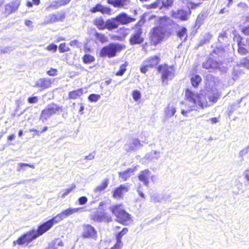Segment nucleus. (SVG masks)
Instances as JSON below:
<instances>
[{
	"instance_id": "1",
	"label": "nucleus",
	"mask_w": 249,
	"mask_h": 249,
	"mask_svg": "<svg viewBox=\"0 0 249 249\" xmlns=\"http://www.w3.org/2000/svg\"><path fill=\"white\" fill-rule=\"evenodd\" d=\"M184 93L185 100L191 103V105H186V108L181 110V113L184 116H187L188 113L193 111H197L198 109H203L211 106L204 94L195 92L188 88L185 89Z\"/></svg>"
},
{
	"instance_id": "2",
	"label": "nucleus",
	"mask_w": 249,
	"mask_h": 249,
	"mask_svg": "<svg viewBox=\"0 0 249 249\" xmlns=\"http://www.w3.org/2000/svg\"><path fill=\"white\" fill-rule=\"evenodd\" d=\"M122 206V204H115L110 207V210L115 216L118 222L123 225L127 226L132 222V217Z\"/></svg>"
},
{
	"instance_id": "3",
	"label": "nucleus",
	"mask_w": 249,
	"mask_h": 249,
	"mask_svg": "<svg viewBox=\"0 0 249 249\" xmlns=\"http://www.w3.org/2000/svg\"><path fill=\"white\" fill-rule=\"evenodd\" d=\"M156 70L160 74V80L163 85H167L169 81L172 80L175 77V68L174 65L163 63L158 65Z\"/></svg>"
},
{
	"instance_id": "4",
	"label": "nucleus",
	"mask_w": 249,
	"mask_h": 249,
	"mask_svg": "<svg viewBox=\"0 0 249 249\" xmlns=\"http://www.w3.org/2000/svg\"><path fill=\"white\" fill-rule=\"evenodd\" d=\"M165 38V31L160 26L154 27L149 33V43L145 45L156 46L160 43Z\"/></svg>"
},
{
	"instance_id": "5",
	"label": "nucleus",
	"mask_w": 249,
	"mask_h": 249,
	"mask_svg": "<svg viewBox=\"0 0 249 249\" xmlns=\"http://www.w3.org/2000/svg\"><path fill=\"white\" fill-rule=\"evenodd\" d=\"M63 111L62 106L55 103H52L41 111L39 119L44 122L48 120L52 115L58 114Z\"/></svg>"
},
{
	"instance_id": "6",
	"label": "nucleus",
	"mask_w": 249,
	"mask_h": 249,
	"mask_svg": "<svg viewBox=\"0 0 249 249\" xmlns=\"http://www.w3.org/2000/svg\"><path fill=\"white\" fill-rule=\"evenodd\" d=\"M124 48L122 45L118 43H110L101 48L100 51V55L103 57H113Z\"/></svg>"
},
{
	"instance_id": "7",
	"label": "nucleus",
	"mask_w": 249,
	"mask_h": 249,
	"mask_svg": "<svg viewBox=\"0 0 249 249\" xmlns=\"http://www.w3.org/2000/svg\"><path fill=\"white\" fill-rule=\"evenodd\" d=\"M233 40L237 44V51L240 55H246L249 53V38L245 39L239 34L235 33Z\"/></svg>"
},
{
	"instance_id": "8",
	"label": "nucleus",
	"mask_w": 249,
	"mask_h": 249,
	"mask_svg": "<svg viewBox=\"0 0 249 249\" xmlns=\"http://www.w3.org/2000/svg\"><path fill=\"white\" fill-rule=\"evenodd\" d=\"M112 30L118 28L120 25H126L132 22L135 19L129 16L124 12H122L116 17L110 18Z\"/></svg>"
},
{
	"instance_id": "9",
	"label": "nucleus",
	"mask_w": 249,
	"mask_h": 249,
	"mask_svg": "<svg viewBox=\"0 0 249 249\" xmlns=\"http://www.w3.org/2000/svg\"><path fill=\"white\" fill-rule=\"evenodd\" d=\"M36 238L37 237L34 232V229H32L21 235L16 240H14L13 244L15 246L17 245L19 246L28 245Z\"/></svg>"
},
{
	"instance_id": "10",
	"label": "nucleus",
	"mask_w": 249,
	"mask_h": 249,
	"mask_svg": "<svg viewBox=\"0 0 249 249\" xmlns=\"http://www.w3.org/2000/svg\"><path fill=\"white\" fill-rule=\"evenodd\" d=\"M160 61L158 55H153L148 57L144 61L143 64L140 68V71L142 73H146L149 69L156 67Z\"/></svg>"
},
{
	"instance_id": "11",
	"label": "nucleus",
	"mask_w": 249,
	"mask_h": 249,
	"mask_svg": "<svg viewBox=\"0 0 249 249\" xmlns=\"http://www.w3.org/2000/svg\"><path fill=\"white\" fill-rule=\"evenodd\" d=\"M92 23L99 30H113L110 18L106 20L102 16H98L93 19Z\"/></svg>"
},
{
	"instance_id": "12",
	"label": "nucleus",
	"mask_w": 249,
	"mask_h": 249,
	"mask_svg": "<svg viewBox=\"0 0 249 249\" xmlns=\"http://www.w3.org/2000/svg\"><path fill=\"white\" fill-rule=\"evenodd\" d=\"M82 237L84 239L96 240L97 238V231L94 227L90 224H84L83 226Z\"/></svg>"
},
{
	"instance_id": "13",
	"label": "nucleus",
	"mask_w": 249,
	"mask_h": 249,
	"mask_svg": "<svg viewBox=\"0 0 249 249\" xmlns=\"http://www.w3.org/2000/svg\"><path fill=\"white\" fill-rule=\"evenodd\" d=\"M21 5V0H13L4 5L3 14L6 16L16 12Z\"/></svg>"
},
{
	"instance_id": "14",
	"label": "nucleus",
	"mask_w": 249,
	"mask_h": 249,
	"mask_svg": "<svg viewBox=\"0 0 249 249\" xmlns=\"http://www.w3.org/2000/svg\"><path fill=\"white\" fill-rule=\"evenodd\" d=\"M142 33V29L140 27L137 28L129 39V43L132 45L142 43L144 40Z\"/></svg>"
},
{
	"instance_id": "15",
	"label": "nucleus",
	"mask_w": 249,
	"mask_h": 249,
	"mask_svg": "<svg viewBox=\"0 0 249 249\" xmlns=\"http://www.w3.org/2000/svg\"><path fill=\"white\" fill-rule=\"evenodd\" d=\"M90 219L95 222H109L112 220V217L107 213H95L90 215Z\"/></svg>"
},
{
	"instance_id": "16",
	"label": "nucleus",
	"mask_w": 249,
	"mask_h": 249,
	"mask_svg": "<svg viewBox=\"0 0 249 249\" xmlns=\"http://www.w3.org/2000/svg\"><path fill=\"white\" fill-rule=\"evenodd\" d=\"M129 189L128 185L121 184L113 190L112 196L117 199H122L124 197V194L128 192Z\"/></svg>"
},
{
	"instance_id": "17",
	"label": "nucleus",
	"mask_w": 249,
	"mask_h": 249,
	"mask_svg": "<svg viewBox=\"0 0 249 249\" xmlns=\"http://www.w3.org/2000/svg\"><path fill=\"white\" fill-rule=\"evenodd\" d=\"M66 18V14L64 11H60L56 14H53L50 15L49 19H48L45 23H53L56 22H62Z\"/></svg>"
},
{
	"instance_id": "18",
	"label": "nucleus",
	"mask_w": 249,
	"mask_h": 249,
	"mask_svg": "<svg viewBox=\"0 0 249 249\" xmlns=\"http://www.w3.org/2000/svg\"><path fill=\"white\" fill-rule=\"evenodd\" d=\"M90 12L92 13L100 12L103 15H110L111 13V9L109 7L104 6L100 3H97L90 9Z\"/></svg>"
},
{
	"instance_id": "19",
	"label": "nucleus",
	"mask_w": 249,
	"mask_h": 249,
	"mask_svg": "<svg viewBox=\"0 0 249 249\" xmlns=\"http://www.w3.org/2000/svg\"><path fill=\"white\" fill-rule=\"evenodd\" d=\"M52 227L47 221L38 226L36 230L34 229V232L37 238L48 231Z\"/></svg>"
},
{
	"instance_id": "20",
	"label": "nucleus",
	"mask_w": 249,
	"mask_h": 249,
	"mask_svg": "<svg viewBox=\"0 0 249 249\" xmlns=\"http://www.w3.org/2000/svg\"><path fill=\"white\" fill-rule=\"evenodd\" d=\"M222 65V61H214L212 59H209L203 64V68L209 69L210 68L220 69Z\"/></svg>"
},
{
	"instance_id": "21",
	"label": "nucleus",
	"mask_w": 249,
	"mask_h": 249,
	"mask_svg": "<svg viewBox=\"0 0 249 249\" xmlns=\"http://www.w3.org/2000/svg\"><path fill=\"white\" fill-rule=\"evenodd\" d=\"M151 177V172L149 169H146L140 172L138 176L140 181L143 182L145 186H148L149 183V179Z\"/></svg>"
},
{
	"instance_id": "22",
	"label": "nucleus",
	"mask_w": 249,
	"mask_h": 249,
	"mask_svg": "<svg viewBox=\"0 0 249 249\" xmlns=\"http://www.w3.org/2000/svg\"><path fill=\"white\" fill-rule=\"evenodd\" d=\"M84 94V90L82 88L70 91L68 93V99L70 100H76L79 99Z\"/></svg>"
},
{
	"instance_id": "23",
	"label": "nucleus",
	"mask_w": 249,
	"mask_h": 249,
	"mask_svg": "<svg viewBox=\"0 0 249 249\" xmlns=\"http://www.w3.org/2000/svg\"><path fill=\"white\" fill-rule=\"evenodd\" d=\"M52 82L50 79L41 78L36 82V87L40 88L42 89H44L49 88Z\"/></svg>"
},
{
	"instance_id": "24",
	"label": "nucleus",
	"mask_w": 249,
	"mask_h": 249,
	"mask_svg": "<svg viewBox=\"0 0 249 249\" xmlns=\"http://www.w3.org/2000/svg\"><path fill=\"white\" fill-rule=\"evenodd\" d=\"M115 37L119 40L124 39L128 34V29L122 27L118 29L116 31Z\"/></svg>"
},
{
	"instance_id": "25",
	"label": "nucleus",
	"mask_w": 249,
	"mask_h": 249,
	"mask_svg": "<svg viewBox=\"0 0 249 249\" xmlns=\"http://www.w3.org/2000/svg\"><path fill=\"white\" fill-rule=\"evenodd\" d=\"M120 229V226H116L114 228V230L117 233L115 234L116 240L122 241V237L125 234H126L128 231L127 228H124L121 231H119Z\"/></svg>"
},
{
	"instance_id": "26",
	"label": "nucleus",
	"mask_w": 249,
	"mask_h": 249,
	"mask_svg": "<svg viewBox=\"0 0 249 249\" xmlns=\"http://www.w3.org/2000/svg\"><path fill=\"white\" fill-rule=\"evenodd\" d=\"M135 171V170L133 168H128L126 170L120 172L119 173V177L123 181H126L131 176V174H132Z\"/></svg>"
},
{
	"instance_id": "27",
	"label": "nucleus",
	"mask_w": 249,
	"mask_h": 249,
	"mask_svg": "<svg viewBox=\"0 0 249 249\" xmlns=\"http://www.w3.org/2000/svg\"><path fill=\"white\" fill-rule=\"evenodd\" d=\"M177 36L183 42H185L188 38L187 29L185 27H182L176 32Z\"/></svg>"
},
{
	"instance_id": "28",
	"label": "nucleus",
	"mask_w": 249,
	"mask_h": 249,
	"mask_svg": "<svg viewBox=\"0 0 249 249\" xmlns=\"http://www.w3.org/2000/svg\"><path fill=\"white\" fill-rule=\"evenodd\" d=\"M107 2L115 7H122L129 2V0H107Z\"/></svg>"
},
{
	"instance_id": "29",
	"label": "nucleus",
	"mask_w": 249,
	"mask_h": 249,
	"mask_svg": "<svg viewBox=\"0 0 249 249\" xmlns=\"http://www.w3.org/2000/svg\"><path fill=\"white\" fill-rule=\"evenodd\" d=\"M71 0H58L54 2L55 5L51 4L46 7V10H49L51 8H55L67 5Z\"/></svg>"
},
{
	"instance_id": "30",
	"label": "nucleus",
	"mask_w": 249,
	"mask_h": 249,
	"mask_svg": "<svg viewBox=\"0 0 249 249\" xmlns=\"http://www.w3.org/2000/svg\"><path fill=\"white\" fill-rule=\"evenodd\" d=\"M192 86L194 88H197L202 81L201 76L198 74L193 75L190 78Z\"/></svg>"
},
{
	"instance_id": "31",
	"label": "nucleus",
	"mask_w": 249,
	"mask_h": 249,
	"mask_svg": "<svg viewBox=\"0 0 249 249\" xmlns=\"http://www.w3.org/2000/svg\"><path fill=\"white\" fill-rule=\"evenodd\" d=\"M79 208H69L65 210L60 213L62 219L67 217V216L73 214L74 213L77 212L79 211Z\"/></svg>"
},
{
	"instance_id": "32",
	"label": "nucleus",
	"mask_w": 249,
	"mask_h": 249,
	"mask_svg": "<svg viewBox=\"0 0 249 249\" xmlns=\"http://www.w3.org/2000/svg\"><path fill=\"white\" fill-rule=\"evenodd\" d=\"M108 179H104L102 183L97 186L94 190V192L95 193H100L104 191L108 186Z\"/></svg>"
},
{
	"instance_id": "33",
	"label": "nucleus",
	"mask_w": 249,
	"mask_h": 249,
	"mask_svg": "<svg viewBox=\"0 0 249 249\" xmlns=\"http://www.w3.org/2000/svg\"><path fill=\"white\" fill-rule=\"evenodd\" d=\"M63 220L60 213L57 214L55 216L52 217L51 219L47 220V222L50 224L51 227L52 228L53 226Z\"/></svg>"
},
{
	"instance_id": "34",
	"label": "nucleus",
	"mask_w": 249,
	"mask_h": 249,
	"mask_svg": "<svg viewBox=\"0 0 249 249\" xmlns=\"http://www.w3.org/2000/svg\"><path fill=\"white\" fill-rule=\"evenodd\" d=\"M94 35L96 39L102 43H106L108 41L107 37L103 33L96 32Z\"/></svg>"
},
{
	"instance_id": "35",
	"label": "nucleus",
	"mask_w": 249,
	"mask_h": 249,
	"mask_svg": "<svg viewBox=\"0 0 249 249\" xmlns=\"http://www.w3.org/2000/svg\"><path fill=\"white\" fill-rule=\"evenodd\" d=\"M128 66V63L127 61H125L124 64L120 66L119 70L115 73V75L119 76H123L126 71V68Z\"/></svg>"
},
{
	"instance_id": "36",
	"label": "nucleus",
	"mask_w": 249,
	"mask_h": 249,
	"mask_svg": "<svg viewBox=\"0 0 249 249\" xmlns=\"http://www.w3.org/2000/svg\"><path fill=\"white\" fill-rule=\"evenodd\" d=\"M82 60L84 64H90L95 61L94 56L89 54H85L82 57Z\"/></svg>"
},
{
	"instance_id": "37",
	"label": "nucleus",
	"mask_w": 249,
	"mask_h": 249,
	"mask_svg": "<svg viewBox=\"0 0 249 249\" xmlns=\"http://www.w3.org/2000/svg\"><path fill=\"white\" fill-rule=\"evenodd\" d=\"M161 9L162 8L168 9L173 6L174 1L173 0H161Z\"/></svg>"
},
{
	"instance_id": "38",
	"label": "nucleus",
	"mask_w": 249,
	"mask_h": 249,
	"mask_svg": "<svg viewBox=\"0 0 249 249\" xmlns=\"http://www.w3.org/2000/svg\"><path fill=\"white\" fill-rule=\"evenodd\" d=\"M239 65L249 70V57L242 58L240 61Z\"/></svg>"
},
{
	"instance_id": "39",
	"label": "nucleus",
	"mask_w": 249,
	"mask_h": 249,
	"mask_svg": "<svg viewBox=\"0 0 249 249\" xmlns=\"http://www.w3.org/2000/svg\"><path fill=\"white\" fill-rule=\"evenodd\" d=\"M176 109L175 107L172 106H168L165 110L166 115L168 117L173 116L176 113Z\"/></svg>"
},
{
	"instance_id": "40",
	"label": "nucleus",
	"mask_w": 249,
	"mask_h": 249,
	"mask_svg": "<svg viewBox=\"0 0 249 249\" xmlns=\"http://www.w3.org/2000/svg\"><path fill=\"white\" fill-rule=\"evenodd\" d=\"M60 53H63L70 51V48L67 46L66 43H60L58 46Z\"/></svg>"
},
{
	"instance_id": "41",
	"label": "nucleus",
	"mask_w": 249,
	"mask_h": 249,
	"mask_svg": "<svg viewBox=\"0 0 249 249\" xmlns=\"http://www.w3.org/2000/svg\"><path fill=\"white\" fill-rule=\"evenodd\" d=\"M101 98L99 94H91L88 96V100L91 102H96Z\"/></svg>"
},
{
	"instance_id": "42",
	"label": "nucleus",
	"mask_w": 249,
	"mask_h": 249,
	"mask_svg": "<svg viewBox=\"0 0 249 249\" xmlns=\"http://www.w3.org/2000/svg\"><path fill=\"white\" fill-rule=\"evenodd\" d=\"M75 188V185L74 184H72L70 188H68L64 191L63 193L61 195V198H64L67 195L71 192Z\"/></svg>"
},
{
	"instance_id": "43",
	"label": "nucleus",
	"mask_w": 249,
	"mask_h": 249,
	"mask_svg": "<svg viewBox=\"0 0 249 249\" xmlns=\"http://www.w3.org/2000/svg\"><path fill=\"white\" fill-rule=\"evenodd\" d=\"M219 96L220 94L217 92L216 93L213 94L212 96H210L208 98V99L210 102L213 104L215 103L217 101Z\"/></svg>"
},
{
	"instance_id": "44",
	"label": "nucleus",
	"mask_w": 249,
	"mask_h": 249,
	"mask_svg": "<svg viewBox=\"0 0 249 249\" xmlns=\"http://www.w3.org/2000/svg\"><path fill=\"white\" fill-rule=\"evenodd\" d=\"M40 3V0H32V1H27L26 2V6L30 8L32 7L34 5H38Z\"/></svg>"
},
{
	"instance_id": "45",
	"label": "nucleus",
	"mask_w": 249,
	"mask_h": 249,
	"mask_svg": "<svg viewBox=\"0 0 249 249\" xmlns=\"http://www.w3.org/2000/svg\"><path fill=\"white\" fill-rule=\"evenodd\" d=\"M29 167L32 169L35 168V166L33 164H29L28 163H20L18 164V171H20L23 169L24 167Z\"/></svg>"
},
{
	"instance_id": "46",
	"label": "nucleus",
	"mask_w": 249,
	"mask_h": 249,
	"mask_svg": "<svg viewBox=\"0 0 249 249\" xmlns=\"http://www.w3.org/2000/svg\"><path fill=\"white\" fill-rule=\"evenodd\" d=\"M46 49L48 51L55 52L57 51V46L53 43H50L46 47Z\"/></svg>"
},
{
	"instance_id": "47",
	"label": "nucleus",
	"mask_w": 249,
	"mask_h": 249,
	"mask_svg": "<svg viewBox=\"0 0 249 249\" xmlns=\"http://www.w3.org/2000/svg\"><path fill=\"white\" fill-rule=\"evenodd\" d=\"M123 246V243L122 241L116 240L115 244L110 249H121Z\"/></svg>"
},
{
	"instance_id": "48",
	"label": "nucleus",
	"mask_w": 249,
	"mask_h": 249,
	"mask_svg": "<svg viewBox=\"0 0 249 249\" xmlns=\"http://www.w3.org/2000/svg\"><path fill=\"white\" fill-rule=\"evenodd\" d=\"M132 96L135 101H138L140 99L141 97V93L138 90H134L132 92Z\"/></svg>"
},
{
	"instance_id": "49",
	"label": "nucleus",
	"mask_w": 249,
	"mask_h": 249,
	"mask_svg": "<svg viewBox=\"0 0 249 249\" xmlns=\"http://www.w3.org/2000/svg\"><path fill=\"white\" fill-rule=\"evenodd\" d=\"M57 71L56 69L51 68L50 70L47 71V74L49 76H54L57 74Z\"/></svg>"
},
{
	"instance_id": "50",
	"label": "nucleus",
	"mask_w": 249,
	"mask_h": 249,
	"mask_svg": "<svg viewBox=\"0 0 249 249\" xmlns=\"http://www.w3.org/2000/svg\"><path fill=\"white\" fill-rule=\"evenodd\" d=\"M88 201V198L86 196H83L79 197L78 199V202L79 205H84Z\"/></svg>"
},
{
	"instance_id": "51",
	"label": "nucleus",
	"mask_w": 249,
	"mask_h": 249,
	"mask_svg": "<svg viewBox=\"0 0 249 249\" xmlns=\"http://www.w3.org/2000/svg\"><path fill=\"white\" fill-rule=\"evenodd\" d=\"M169 20V17L164 16L159 18V21L160 24H164Z\"/></svg>"
},
{
	"instance_id": "52",
	"label": "nucleus",
	"mask_w": 249,
	"mask_h": 249,
	"mask_svg": "<svg viewBox=\"0 0 249 249\" xmlns=\"http://www.w3.org/2000/svg\"><path fill=\"white\" fill-rule=\"evenodd\" d=\"M38 99L37 96L30 97L28 98V102L30 104H35L38 102Z\"/></svg>"
},
{
	"instance_id": "53",
	"label": "nucleus",
	"mask_w": 249,
	"mask_h": 249,
	"mask_svg": "<svg viewBox=\"0 0 249 249\" xmlns=\"http://www.w3.org/2000/svg\"><path fill=\"white\" fill-rule=\"evenodd\" d=\"M79 44H80V42L77 39L73 40L70 42V45L72 47H74V46L78 47Z\"/></svg>"
},
{
	"instance_id": "54",
	"label": "nucleus",
	"mask_w": 249,
	"mask_h": 249,
	"mask_svg": "<svg viewBox=\"0 0 249 249\" xmlns=\"http://www.w3.org/2000/svg\"><path fill=\"white\" fill-rule=\"evenodd\" d=\"M241 32L246 36H249V25L242 29Z\"/></svg>"
},
{
	"instance_id": "55",
	"label": "nucleus",
	"mask_w": 249,
	"mask_h": 249,
	"mask_svg": "<svg viewBox=\"0 0 249 249\" xmlns=\"http://www.w3.org/2000/svg\"><path fill=\"white\" fill-rule=\"evenodd\" d=\"M145 7L147 9H156L157 8L156 7V5L155 4V1L153 2V3L150 4H147L145 6Z\"/></svg>"
},
{
	"instance_id": "56",
	"label": "nucleus",
	"mask_w": 249,
	"mask_h": 249,
	"mask_svg": "<svg viewBox=\"0 0 249 249\" xmlns=\"http://www.w3.org/2000/svg\"><path fill=\"white\" fill-rule=\"evenodd\" d=\"M244 176L247 181H249V168L245 170L244 172Z\"/></svg>"
},
{
	"instance_id": "57",
	"label": "nucleus",
	"mask_w": 249,
	"mask_h": 249,
	"mask_svg": "<svg viewBox=\"0 0 249 249\" xmlns=\"http://www.w3.org/2000/svg\"><path fill=\"white\" fill-rule=\"evenodd\" d=\"M155 4L156 5L157 8H158L160 9H161V0H156L155 1Z\"/></svg>"
},
{
	"instance_id": "58",
	"label": "nucleus",
	"mask_w": 249,
	"mask_h": 249,
	"mask_svg": "<svg viewBox=\"0 0 249 249\" xmlns=\"http://www.w3.org/2000/svg\"><path fill=\"white\" fill-rule=\"evenodd\" d=\"M155 4L156 5L157 8H158L160 9H161V0H156L155 1Z\"/></svg>"
},
{
	"instance_id": "59",
	"label": "nucleus",
	"mask_w": 249,
	"mask_h": 249,
	"mask_svg": "<svg viewBox=\"0 0 249 249\" xmlns=\"http://www.w3.org/2000/svg\"><path fill=\"white\" fill-rule=\"evenodd\" d=\"M25 24L28 27H32L33 22L31 20L29 19H26L25 20Z\"/></svg>"
},
{
	"instance_id": "60",
	"label": "nucleus",
	"mask_w": 249,
	"mask_h": 249,
	"mask_svg": "<svg viewBox=\"0 0 249 249\" xmlns=\"http://www.w3.org/2000/svg\"><path fill=\"white\" fill-rule=\"evenodd\" d=\"M80 108L79 109V113L81 114V115H82L83 114L84 112H83V110L84 109V107L82 103H80Z\"/></svg>"
},
{
	"instance_id": "61",
	"label": "nucleus",
	"mask_w": 249,
	"mask_h": 249,
	"mask_svg": "<svg viewBox=\"0 0 249 249\" xmlns=\"http://www.w3.org/2000/svg\"><path fill=\"white\" fill-rule=\"evenodd\" d=\"M219 38H224L227 37V34L226 31L221 33L218 36Z\"/></svg>"
},
{
	"instance_id": "62",
	"label": "nucleus",
	"mask_w": 249,
	"mask_h": 249,
	"mask_svg": "<svg viewBox=\"0 0 249 249\" xmlns=\"http://www.w3.org/2000/svg\"><path fill=\"white\" fill-rule=\"evenodd\" d=\"M214 77L212 75H207V77H206V80H213V81H214Z\"/></svg>"
},
{
	"instance_id": "63",
	"label": "nucleus",
	"mask_w": 249,
	"mask_h": 249,
	"mask_svg": "<svg viewBox=\"0 0 249 249\" xmlns=\"http://www.w3.org/2000/svg\"><path fill=\"white\" fill-rule=\"evenodd\" d=\"M210 121L212 124H215L218 122V119L216 117H213L210 119Z\"/></svg>"
},
{
	"instance_id": "64",
	"label": "nucleus",
	"mask_w": 249,
	"mask_h": 249,
	"mask_svg": "<svg viewBox=\"0 0 249 249\" xmlns=\"http://www.w3.org/2000/svg\"><path fill=\"white\" fill-rule=\"evenodd\" d=\"M15 136L14 134H12L7 137V139L9 141H12L15 139Z\"/></svg>"
}]
</instances>
